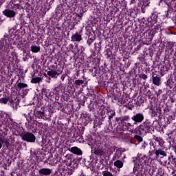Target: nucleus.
Segmentation results:
<instances>
[{"label": "nucleus", "instance_id": "f257e3e1", "mask_svg": "<svg viewBox=\"0 0 176 176\" xmlns=\"http://www.w3.org/2000/svg\"><path fill=\"white\" fill-rule=\"evenodd\" d=\"M11 50L12 47L9 43V39L6 38H1L0 40V59L1 61L4 60L9 61V60H13L14 58L16 53Z\"/></svg>", "mask_w": 176, "mask_h": 176}, {"label": "nucleus", "instance_id": "f03ea898", "mask_svg": "<svg viewBox=\"0 0 176 176\" xmlns=\"http://www.w3.org/2000/svg\"><path fill=\"white\" fill-rule=\"evenodd\" d=\"M12 122V118H10V115L1 111L0 113V131H3L6 130L9 123Z\"/></svg>", "mask_w": 176, "mask_h": 176}, {"label": "nucleus", "instance_id": "7ed1b4c3", "mask_svg": "<svg viewBox=\"0 0 176 176\" xmlns=\"http://www.w3.org/2000/svg\"><path fill=\"white\" fill-rule=\"evenodd\" d=\"M138 157L135 162V166L133 167V170H138L140 168H144V166L146 164V155H141L140 154L138 155Z\"/></svg>", "mask_w": 176, "mask_h": 176}, {"label": "nucleus", "instance_id": "20e7f679", "mask_svg": "<svg viewBox=\"0 0 176 176\" xmlns=\"http://www.w3.org/2000/svg\"><path fill=\"white\" fill-rule=\"evenodd\" d=\"M122 155L121 151H117L116 155L113 157V160L114 162V166L117 167V168H122L123 167V162L119 160L120 159V156Z\"/></svg>", "mask_w": 176, "mask_h": 176}, {"label": "nucleus", "instance_id": "39448f33", "mask_svg": "<svg viewBox=\"0 0 176 176\" xmlns=\"http://www.w3.org/2000/svg\"><path fill=\"white\" fill-rule=\"evenodd\" d=\"M22 140L27 142H34L36 138L35 135L32 133H25L22 135Z\"/></svg>", "mask_w": 176, "mask_h": 176}, {"label": "nucleus", "instance_id": "423d86ee", "mask_svg": "<svg viewBox=\"0 0 176 176\" xmlns=\"http://www.w3.org/2000/svg\"><path fill=\"white\" fill-rule=\"evenodd\" d=\"M140 130L144 131V133H149L151 131V122L146 121L140 126Z\"/></svg>", "mask_w": 176, "mask_h": 176}, {"label": "nucleus", "instance_id": "0eeeda50", "mask_svg": "<svg viewBox=\"0 0 176 176\" xmlns=\"http://www.w3.org/2000/svg\"><path fill=\"white\" fill-rule=\"evenodd\" d=\"M3 14H4V16H6V17L13 19L16 17V11L12 10L10 9H6L3 11Z\"/></svg>", "mask_w": 176, "mask_h": 176}, {"label": "nucleus", "instance_id": "6e6552de", "mask_svg": "<svg viewBox=\"0 0 176 176\" xmlns=\"http://www.w3.org/2000/svg\"><path fill=\"white\" fill-rule=\"evenodd\" d=\"M132 120H134L135 123H141L144 120V115L141 113H137L131 118Z\"/></svg>", "mask_w": 176, "mask_h": 176}, {"label": "nucleus", "instance_id": "1a4fd4ad", "mask_svg": "<svg viewBox=\"0 0 176 176\" xmlns=\"http://www.w3.org/2000/svg\"><path fill=\"white\" fill-rule=\"evenodd\" d=\"M94 155H97V156H102V155H105V148L102 147H98L94 150Z\"/></svg>", "mask_w": 176, "mask_h": 176}, {"label": "nucleus", "instance_id": "9d476101", "mask_svg": "<svg viewBox=\"0 0 176 176\" xmlns=\"http://www.w3.org/2000/svg\"><path fill=\"white\" fill-rule=\"evenodd\" d=\"M69 151L72 153H74V155H82V150L80 148H78L77 146L72 147L71 148H69Z\"/></svg>", "mask_w": 176, "mask_h": 176}, {"label": "nucleus", "instance_id": "9b49d317", "mask_svg": "<svg viewBox=\"0 0 176 176\" xmlns=\"http://www.w3.org/2000/svg\"><path fill=\"white\" fill-rule=\"evenodd\" d=\"M38 173L41 175H50L52 174V169L43 168L38 170Z\"/></svg>", "mask_w": 176, "mask_h": 176}, {"label": "nucleus", "instance_id": "f8f14e48", "mask_svg": "<svg viewBox=\"0 0 176 176\" xmlns=\"http://www.w3.org/2000/svg\"><path fill=\"white\" fill-rule=\"evenodd\" d=\"M81 40L82 36L78 32L75 33L72 36V42H79Z\"/></svg>", "mask_w": 176, "mask_h": 176}, {"label": "nucleus", "instance_id": "ddd939ff", "mask_svg": "<svg viewBox=\"0 0 176 176\" xmlns=\"http://www.w3.org/2000/svg\"><path fill=\"white\" fill-rule=\"evenodd\" d=\"M47 74L49 76H51V78H57L58 75H60V73L53 69L48 71Z\"/></svg>", "mask_w": 176, "mask_h": 176}, {"label": "nucleus", "instance_id": "4468645a", "mask_svg": "<svg viewBox=\"0 0 176 176\" xmlns=\"http://www.w3.org/2000/svg\"><path fill=\"white\" fill-rule=\"evenodd\" d=\"M153 83L155 85V86H160V85H162V80L160 79V77H153Z\"/></svg>", "mask_w": 176, "mask_h": 176}, {"label": "nucleus", "instance_id": "2eb2a0df", "mask_svg": "<svg viewBox=\"0 0 176 176\" xmlns=\"http://www.w3.org/2000/svg\"><path fill=\"white\" fill-rule=\"evenodd\" d=\"M9 102L13 109H17V106L19 105V100L17 99H14V100H10Z\"/></svg>", "mask_w": 176, "mask_h": 176}, {"label": "nucleus", "instance_id": "dca6fc26", "mask_svg": "<svg viewBox=\"0 0 176 176\" xmlns=\"http://www.w3.org/2000/svg\"><path fill=\"white\" fill-rule=\"evenodd\" d=\"M155 155L157 157H159V155H161L162 157H166L167 156V153H166V151L162 150V149H158L155 151Z\"/></svg>", "mask_w": 176, "mask_h": 176}, {"label": "nucleus", "instance_id": "f3484780", "mask_svg": "<svg viewBox=\"0 0 176 176\" xmlns=\"http://www.w3.org/2000/svg\"><path fill=\"white\" fill-rule=\"evenodd\" d=\"M153 140H155L156 142H158L161 148L162 146H163V145H164V141L163 140V139H162V138L153 136Z\"/></svg>", "mask_w": 176, "mask_h": 176}, {"label": "nucleus", "instance_id": "a211bd4d", "mask_svg": "<svg viewBox=\"0 0 176 176\" xmlns=\"http://www.w3.org/2000/svg\"><path fill=\"white\" fill-rule=\"evenodd\" d=\"M36 116H37L38 119H43V118H46V116H45V111H43L36 112Z\"/></svg>", "mask_w": 176, "mask_h": 176}, {"label": "nucleus", "instance_id": "6ab92c4d", "mask_svg": "<svg viewBox=\"0 0 176 176\" xmlns=\"http://www.w3.org/2000/svg\"><path fill=\"white\" fill-rule=\"evenodd\" d=\"M31 50L33 53H38L41 50V47L36 45H32Z\"/></svg>", "mask_w": 176, "mask_h": 176}, {"label": "nucleus", "instance_id": "aec40b11", "mask_svg": "<svg viewBox=\"0 0 176 176\" xmlns=\"http://www.w3.org/2000/svg\"><path fill=\"white\" fill-rule=\"evenodd\" d=\"M17 87L19 89V90H21V89H25V87H28V85L23 82H19L17 84Z\"/></svg>", "mask_w": 176, "mask_h": 176}, {"label": "nucleus", "instance_id": "412c9836", "mask_svg": "<svg viewBox=\"0 0 176 176\" xmlns=\"http://www.w3.org/2000/svg\"><path fill=\"white\" fill-rule=\"evenodd\" d=\"M41 80H42V78L41 77L33 78L31 80V83H39Z\"/></svg>", "mask_w": 176, "mask_h": 176}, {"label": "nucleus", "instance_id": "4be33fe9", "mask_svg": "<svg viewBox=\"0 0 176 176\" xmlns=\"http://www.w3.org/2000/svg\"><path fill=\"white\" fill-rule=\"evenodd\" d=\"M8 142V139L5 138L3 135L0 136V143L1 144H6Z\"/></svg>", "mask_w": 176, "mask_h": 176}, {"label": "nucleus", "instance_id": "5701e85b", "mask_svg": "<svg viewBox=\"0 0 176 176\" xmlns=\"http://www.w3.org/2000/svg\"><path fill=\"white\" fill-rule=\"evenodd\" d=\"M9 101V99L7 98H0V104H7Z\"/></svg>", "mask_w": 176, "mask_h": 176}, {"label": "nucleus", "instance_id": "b1692460", "mask_svg": "<svg viewBox=\"0 0 176 176\" xmlns=\"http://www.w3.org/2000/svg\"><path fill=\"white\" fill-rule=\"evenodd\" d=\"M83 83H85L83 80H76L75 81V85H76V86H80V85H83Z\"/></svg>", "mask_w": 176, "mask_h": 176}, {"label": "nucleus", "instance_id": "393cba45", "mask_svg": "<svg viewBox=\"0 0 176 176\" xmlns=\"http://www.w3.org/2000/svg\"><path fill=\"white\" fill-rule=\"evenodd\" d=\"M109 113L110 115L109 116V119L111 120V119H112V118L116 115V113L113 110L110 111Z\"/></svg>", "mask_w": 176, "mask_h": 176}, {"label": "nucleus", "instance_id": "a878e982", "mask_svg": "<svg viewBox=\"0 0 176 176\" xmlns=\"http://www.w3.org/2000/svg\"><path fill=\"white\" fill-rule=\"evenodd\" d=\"M134 138L135 140H137V141H138L139 142H142V141H143L142 137H141L138 135H135Z\"/></svg>", "mask_w": 176, "mask_h": 176}, {"label": "nucleus", "instance_id": "bb28decb", "mask_svg": "<svg viewBox=\"0 0 176 176\" xmlns=\"http://www.w3.org/2000/svg\"><path fill=\"white\" fill-rule=\"evenodd\" d=\"M148 144H146V142H144L142 144V147H141V149H142L143 151H145L146 148V146Z\"/></svg>", "mask_w": 176, "mask_h": 176}, {"label": "nucleus", "instance_id": "cd10ccee", "mask_svg": "<svg viewBox=\"0 0 176 176\" xmlns=\"http://www.w3.org/2000/svg\"><path fill=\"white\" fill-rule=\"evenodd\" d=\"M140 78H142V79H144L145 80L146 79H148V76H146V74H140Z\"/></svg>", "mask_w": 176, "mask_h": 176}, {"label": "nucleus", "instance_id": "c85d7f7f", "mask_svg": "<svg viewBox=\"0 0 176 176\" xmlns=\"http://www.w3.org/2000/svg\"><path fill=\"white\" fill-rule=\"evenodd\" d=\"M78 47V44H76L74 47V49H75V52H76V53H79V52H80V50H79V48Z\"/></svg>", "mask_w": 176, "mask_h": 176}, {"label": "nucleus", "instance_id": "c756f323", "mask_svg": "<svg viewBox=\"0 0 176 176\" xmlns=\"http://www.w3.org/2000/svg\"><path fill=\"white\" fill-rule=\"evenodd\" d=\"M87 43H88L89 45H91V43H93V39L89 38V39L87 41Z\"/></svg>", "mask_w": 176, "mask_h": 176}, {"label": "nucleus", "instance_id": "7c9ffc66", "mask_svg": "<svg viewBox=\"0 0 176 176\" xmlns=\"http://www.w3.org/2000/svg\"><path fill=\"white\" fill-rule=\"evenodd\" d=\"M126 127H133V124H131V123L128 122V123L126 124Z\"/></svg>", "mask_w": 176, "mask_h": 176}, {"label": "nucleus", "instance_id": "2f4dec72", "mask_svg": "<svg viewBox=\"0 0 176 176\" xmlns=\"http://www.w3.org/2000/svg\"><path fill=\"white\" fill-rule=\"evenodd\" d=\"M173 149H174L175 153H176V145L173 146Z\"/></svg>", "mask_w": 176, "mask_h": 176}, {"label": "nucleus", "instance_id": "473e14b6", "mask_svg": "<svg viewBox=\"0 0 176 176\" xmlns=\"http://www.w3.org/2000/svg\"><path fill=\"white\" fill-rule=\"evenodd\" d=\"M80 50H81V53H82V52H83L85 50V47H83V46H81Z\"/></svg>", "mask_w": 176, "mask_h": 176}, {"label": "nucleus", "instance_id": "72a5a7b5", "mask_svg": "<svg viewBox=\"0 0 176 176\" xmlns=\"http://www.w3.org/2000/svg\"><path fill=\"white\" fill-rule=\"evenodd\" d=\"M60 79H61V80H64V79H65V77L64 76H62Z\"/></svg>", "mask_w": 176, "mask_h": 176}, {"label": "nucleus", "instance_id": "f704fd0d", "mask_svg": "<svg viewBox=\"0 0 176 176\" xmlns=\"http://www.w3.org/2000/svg\"><path fill=\"white\" fill-rule=\"evenodd\" d=\"M78 16H80V17H83V14H80L78 15Z\"/></svg>", "mask_w": 176, "mask_h": 176}, {"label": "nucleus", "instance_id": "c9c22d12", "mask_svg": "<svg viewBox=\"0 0 176 176\" xmlns=\"http://www.w3.org/2000/svg\"><path fill=\"white\" fill-rule=\"evenodd\" d=\"M61 16H63V12L60 13L59 17H61Z\"/></svg>", "mask_w": 176, "mask_h": 176}, {"label": "nucleus", "instance_id": "e433bc0d", "mask_svg": "<svg viewBox=\"0 0 176 176\" xmlns=\"http://www.w3.org/2000/svg\"><path fill=\"white\" fill-rule=\"evenodd\" d=\"M2 148V143L0 142V149Z\"/></svg>", "mask_w": 176, "mask_h": 176}, {"label": "nucleus", "instance_id": "4c0bfd02", "mask_svg": "<svg viewBox=\"0 0 176 176\" xmlns=\"http://www.w3.org/2000/svg\"><path fill=\"white\" fill-rule=\"evenodd\" d=\"M70 171H74L75 169H69Z\"/></svg>", "mask_w": 176, "mask_h": 176}, {"label": "nucleus", "instance_id": "58836bf2", "mask_svg": "<svg viewBox=\"0 0 176 176\" xmlns=\"http://www.w3.org/2000/svg\"><path fill=\"white\" fill-rule=\"evenodd\" d=\"M174 176H176V174Z\"/></svg>", "mask_w": 176, "mask_h": 176}]
</instances>
